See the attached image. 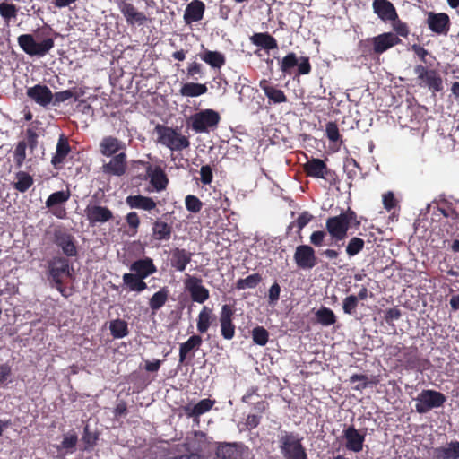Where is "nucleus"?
Wrapping results in <instances>:
<instances>
[{"label": "nucleus", "mask_w": 459, "mask_h": 459, "mask_svg": "<svg viewBox=\"0 0 459 459\" xmlns=\"http://www.w3.org/2000/svg\"><path fill=\"white\" fill-rule=\"evenodd\" d=\"M350 227L347 220L341 214L328 217L325 221V230H316L310 235V243L320 247L324 245L326 235L329 234L331 240L337 244L346 238Z\"/></svg>", "instance_id": "f257e3e1"}, {"label": "nucleus", "mask_w": 459, "mask_h": 459, "mask_svg": "<svg viewBox=\"0 0 459 459\" xmlns=\"http://www.w3.org/2000/svg\"><path fill=\"white\" fill-rule=\"evenodd\" d=\"M52 32L50 27L44 28L41 31V36L45 39L40 42H36L31 34H22L18 37V44L20 48L30 56H44L55 46L54 39L48 37Z\"/></svg>", "instance_id": "f03ea898"}, {"label": "nucleus", "mask_w": 459, "mask_h": 459, "mask_svg": "<svg viewBox=\"0 0 459 459\" xmlns=\"http://www.w3.org/2000/svg\"><path fill=\"white\" fill-rule=\"evenodd\" d=\"M303 437L296 432L281 431L279 449L284 459H308Z\"/></svg>", "instance_id": "7ed1b4c3"}, {"label": "nucleus", "mask_w": 459, "mask_h": 459, "mask_svg": "<svg viewBox=\"0 0 459 459\" xmlns=\"http://www.w3.org/2000/svg\"><path fill=\"white\" fill-rule=\"evenodd\" d=\"M402 40L394 32H384L377 36L360 41L359 47L362 55L377 54L381 55L391 48L399 45Z\"/></svg>", "instance_id": "20e7f679"}, {"label": "nucleus", "mask_w": 459, "mask_h": 459, "mask_svg": "<svg viewBox=\"0 0 459 459\" xmlns=\"http://www.w3.org/2000/svg\"><path fill=\"white\" fill-rule=\"evenodd\" d=\"M155 129L158 142L171 151H182L190 145L188 138L172 127L158 125Z\"/></svg>", "instance_id": "39448f33"}, {"label": "nucleus", "mask_w": 459, "mask_h": 459, "mask_svg": "<svg viewBox=\"0 0 459 459\" xmlns=\"http://www.w3.org/2000/svg\"><path fill=\"white\" fill-rule=\"evenodd\" d=\"M415 401L416 411L420 414H424L432 409L442 407L446 401V397L441 392L425 389L417 395Z\"/></svg>", "instance_id": "423d86ee"}, {"label": "nucleus", "mask_w": 459, "mask_h": 459, "mask_svg": "<svg viewBox=\"0 0 459 459\" xmlns=\"http://www.w3.org/2000/svg\"><path fill=\"white\" fill-rule=\"evenodd\" d=\"M413 71L420 86L428 88L434 94L443 90V80L437 70L428 69L423 65H416Z\"/></svg>", "instance_id": "0eeeda50"}, {"label": "nucleus", "mask_w": 459, "mask_h": 459, "mask_svg": "<svg viewBox=\"0 0 459 459\" xmlns=\"http://www.w3.org/2000/svg\"><path fill=\"white\" fill-rule=\"evenodd\" d=\"M304 172L307 177L322 178L330 184H334L337 175L334 170L329 169L326 163L318 158L308 160L303 166Z\"/></svg>", "instance_id": "6e6552de"}, {"label": "nucleus", "mask_w": 459, "mask_h": 459, "mask_svg": "<svg viewBox=\"0 0 459 459\" xmlns=\"http://www.w3.org/2000/svg\"><path fill=\"white\" fill-rule=\"evenodd\" d=\"M220 115L213 109H204L190 117L191 127L196 133L207 132L209 128L216 127L220 122Z\"/></svg>", "instance_id": "1a4fd4ad"}, {"label": "nucleus", "mask_w": 459, "mask_h": 459, "mask_svg": "<svg viewBox=\"0 0 459 459\" xmlns=\"http://www.w3.org/2000/svg\"><path fill=\"white\" fill-rule=\"evenodd\" d=\"M298 66V75H306L311 72V64L308 56L297 57L294 52L287 54L281 62V71L283 74H290L291 70Z\"/></svg>", "instance_id": "9d476101"}, {"label": "nucleus", "mask_w": 459, "mask_h": 459, "mask_svg": "<svg viewBox=\"0 0 459 459\" xmlns=\"http://www.w3.org/2000/svg\"><path fill=\"white\" fill-rule=\"evenodd\" d=\"M72 271L68 259L63 256H56L48 262V278L54 283H60L65 278L72 277Z\"/></svg>", "instance_id": "9b49d317"}, {"label": "nucleus", "mask_w": 459, "mask_h": 459, "mask_svg": "<svg viewBox=\"0 0 459 459\" xmlns=\"http://www.w3.org/2000/svg\"><path fill=\"white\" fill-rule=\"evenodd\" d=\"M53 242L62 249L66 256H76L77 247L74 236L63 228H56L53 232Z\"/></svg>", "instance_id": "f8f14e48"}, {"label": "nucleus", "mask_w": 459, "mask_h": 459, "mask_svg": "<svg viewBox=\"0 0 459 459\" xmlns=\"http://www.w3.org/2000/svg\"><path fill=\"white\" fill-rule=\"evenodd\" d=\"M293 258L298 268L302 270H310L317 264L316 251L309 245L298 246Z\"/></svg>", "instance_id": "ddd939ff"}, {"label": "nucleus", "mask_w": 459, "mask_h": 459, "mask_svg": "<svg viewBox=\"0 0 459 459\" xmlns=\"http://www.w3.org/2000/svg\"><path fill=\"white\" fill-rule=\"evenodd\" d=\"M235 310L231 305H222L220 313L221 333L225 340H231L235 336L236 326L233 323Z\"/></svg>", "instance_id": "4468645a"}, {"label": "nucleus", "mask_w": 459, "mask_h": 459, "mask_svg": "<svg viewBox=\"0 0 459 459\" xmlns=\"http://www.w3.org/2000/svg\"><path fill=\"white\" fill-rule=\"evenodd\" d=\"M185 287L194 302L203 304L210 297L209 290L202 284L201 278L188 276L185 281Z\"/></svg>", "instance_id": "2eb2a0df"}, {"label": "nucleus", "mask_w": 459, "mask_h": 459, "mask_svg": "<svg viewBox=\"0 0 459 459\" xmlns=\"http://www.w3.org/2000/svg\"><path fill=\"white\" fill-rule=\"evenodd\" d=\"M426 23L432 32L438 35H446L450 29V18L445 13L429 12Z\"/></svg>", "instance_id": "dca6fc26"}, {"label": "nucleus", "mask_w": 459, "mask_h": 459, "mask_svg": "<svg viewBox=\"0 0 459 459\" xmlns=\"http://www.w3.org/2000/svg\"><path fill=\"white\" fill-rule=\"evenodd\" d=\"M141 179L150 180V184L157 192L165 190L169 185V178L164 169L160 165L148 167V172L143 177L139 176Z\"/></svg>", "instance_id": "f3484780"}, {"label": "nucleus", "mask_w": 459, "mask_h": 459, "mask_svg": "<svg viewBox=\"0 0 459 459\" xmlns=\"http://www.w3.org/2000/svg\"><path fill=\"white\" fill-rule=\"evenodd\" d=\"M247 447L242 443H219L216 456L219 459H243Z\"/></svg>", "instance_id": "a211bd4d"}, {"label": "nucleus", "mask_w": 459, "mask_h": 459, "mask_svg": "<svg viewBox=\"0 0 459 459\" xmlns=\"http://www.w3.org/2000/svg\"><path fill=\"white\" fill-rule=\"evenodd\" d=\"M84 212L90 225L92 226L97 223L108 222L113 219V212L107 206L89 204L86 206Z\"/></svg>", "instance_id": "6ab92c4d"}, {"label": "nucleus", "mask_w": 459, "mask_h": 459, "mask_svg": "<svg viewBox=\"0 0 459 459\" xmlns=\"http://www.w3.org/2000/svg\"><path fill=\"white\" fill-rule=\"evenodd\" d=\"M71 196L70 191H57L52 193L46 201V206L51 209L52 213L59 219H64L66 215L65 209L58 207L60 204L66 203Z\"/></svg>", "instance_id": "aec40b11"}, {"label": "nucleus", "mask_w": 459, "mask_h": 459, "mask_svg": "<svg viewBox=\"0 0 459 459\" xmlns=\"http://www.w3.org/2000/svg\"><path fill=\"white\" fill-rule=\"evenodd\" d=\"M126 154L122 152L111 158L108 163L102 166L103 173L109 176L121 177L125 175L127 169Z\"/></svg>", "instance_id": "412c9836"}, {"label": "nucleus", "mask_w": 459, "mask_h": 459, "mask_svg": "<svg viewBox=\"0 0 459 459\" xmlns=\"http://www.w3.org/2000/svg\"><path fill=\"white\" fill-rule=\"evenodd\" d=\"M401 361L405 368L411 370H424L427 368L428 360L420 358L416 347L405 348Z\"/></svg>", "instance_id": "4be33fe9"}, {"label": "nucleus", "mask_w": 459, "mask_h": 459, "mask_svg": "<svg viewBox=\"0 0 459 459\" xmlns=\"http://www.w3.org/2000/svg\"><path fill=\"white\" fill-rule=\"evenodd\" d=\"M118 8L124 15L126 22L130 25H142L147 21L145 13L139 12L132 3L121 1L118 4Z\"/></svg>", "instance_id": "5701e85b"}, {"label": "nucleus", "mask_w": 459, "mask_h": 459, "mask_svg": "<svg viewBox=\"0 0 459 459\" xmlns=\"http://www.w3.org/2000/svg\"><path fill=\"white\" fill-rule=\"evenodd\" d=\"M27 96L35 101L37 104L47 107L53 100V93L51 90L42 84H36L27 89Z\"/></svg>", "instance_id": "b1692460"}, {"label": "nucleus", "mask_w": 459, "mask_h": 459, "mask_svg": "<svg viewBox=\"0 0 459 459\" xmlns=\"http://www.w3.org/2000/svg\"><path fill=\"white\" fill-rule=\"evenodd\" d=\"M343 437L346 440L345 446L349 451L359 453L363 449L365 434H360L354 426H349L343 430Z\"/></svg>", "instance_id": "393cba45"}, {"label": "nucleus", "mask_w": 459, "mask_h": 459, "mask_svg": "<svg viewBox=\"0 0 459 459\" xmlns=\"http://www.w3.org/2000/svg\"><path fill=\"white\" fill-rule=\"evenodd\" d=\"M374 13L384 22L397 19V11L388 0H374L372 4Z\"/></svg>", "instance_id": "a878e982"}, {"label": "nucleus", "mask_w": 459, "mask_h": 459, "mask_svg": "<svg viewBox=\"0 0 459 459\" xmlns=\"http://www.w3.org/2000/svg\"><path fill=\"white\" fill-rule=\"evenodd\" d=\"M259 86L270 102L273 104L287 102L288 99L284 91L273 85L270 81L263 79L260 81Z\"/></svg>", "instance_id": "bb28decb"}, {"label": "nucleus", "mask_w": 459, "mask_h": 459, "mask_svg": "<svg viewBox=\"0 0 459 459\" xmlns=\"http://www.w3.org/2000/svg\"><path fill=\"white\" fill-rule=\"evenodd\" d=\"M173 233V227L161 219H156L152 224V237L157 241H169Z\"/></svg>", "instance_id": "cd10ccee"}, {"label": "nucleus", "mask_w": 459, "mask_h": 459, "mask_svg": "<svg viewBox=\"0 0 459 459\" xmlns=\"http://www.w3.org/2000/svg\"><path fill=\"white\" fill-rule=\"evenodd\" d=\"M192 253L184 248L176 247L171 251L170 265L178 272L186 270L192 260Z\"/></svg>", "instance_id": "c85d7f7f"}, {"label": "nucleus", "mask_w": 459, "mask_h": 459, "mask_svg": "<svg viewBox=\"0 0 459 459\" xmlns=\"http://www.w3.org/2000/svg\"><path fill=\"white\" fill-rule=\"evenodd\" d=\"M205 5L201 0H193L189 3L184 13V21L186 24L199 22L204 17Z\"/></svg>", "instance_id": "c756f323"}, {"label": "nucleus", "mask_w": 459, "mask_h": 459, "mask_svg": "<svg viewBox=\"0 0 459 459\" xmlns=\"http://www.w3.org/2000/svg\"><path fill=\"white\" fill-rule=\"evenodd\" d=\"M125 148L123 142L114 136H106L100 143V153L106 157H113Z\"/></svg>", "instance_id": "7c9ffc66"}, {"label": "nucleus", "mask_w": 459, "mask_h": 459, "mask_svg": "<svg viewBox=\"0 0 459 459\" xmlns=\"http://www.w3.org/2000/svg\"><path fill=\"white\" fill-rule=\"evenodd\" d=\"M126 204L131 209H141L147 212H151L157 206L156 202L152 197L142 195H128L126 198Z\"/></svg>", "instance_id": "2f4dec72"}, {"label": "nucleus", "mask_w": 459, "mask_h": 459, "mask_svg": "<svg viewBox=\"0 0 459 459\" xmlns=\"http://www.w3.org/2000/svg\"><path fill=\"white\" fill-rule=\"evenodd\" d=\"M130 270L134 272L137 275L147 278L148 276L157 272V267L155 266L152 258L145 257L132 263L130 265Z\"/></svg>", "instance_id": "473e14b6"}, {"label": "nucleus", "mask_w": 459, "mask_h": 459, "mask_svg": "<svg viewBox=\"0 0 459 459\" xmlns=\"http://www.w3.org/2000/svg\"><path fill=\"white\" fill-rule=\"evenodd\" d=\"M433 459H459V441H451L446 446L435 448Z\"/></svg>", "instance_id": "72a5a7b5"}, {"label": "nucleus", "mask_w": 459, "mask_h": 459, "mask_svg": "<svg viewBox=\"0 0 459 459\" xmlns=\"http://www.w3.org/2000/svg\"><path fill=\"white\" fill-rule=\"evenodd\" d=\"M250 41L267 51L277 49L278 43L275 38H273L268 32H256L250 37Z\"/></svg>", "instance_id": "f704fd0d"}, {"label": "nucleus", "mask_w": 459, "mask_h": 459, "mask_svg": "<svg viewBox=\"0 0 459 459\" xmlns=\"http://www.w3.org/2000/svg\"><path fill=\"white\" fill-rule=\"evenodd\" d=\"M203 339L200 335L194 334L186 342L180 344L179 347V363H185L187 355L191 351H196L200 349Z\"/></svg>", "instance_id": "c9c22d12"}, {"label": "nucleus", "mask_w": 459, "mask_h": 459, "mask_svg": "<svg viewBox=\"0 0 459 459\" xmlns=\"http://www.w3.org/2000/svg\"><path fill=\"white\" fill-rule=\"evenodd\" d=\"M70 151L71 148L67 138L61 134L56 144V153L51 160L52 165L55 168H58L64 162Z\"/></svg>", "instance_id": "e433bc0d"}, {"label": "nucleus", "mask_w": 459, "mask_h": 459, "mask_svg": "<svg viewBox=\"0 0 459 459\" xmlns=\"http://www.w3.org/2000/svg\"><path fill=\"white\" fill-rule=\"evenodd\" d=\"M143 277L135 273H126L123 275V282L130 291L142 292L147 289Z\"/></svg>", "instance_id": "4c0bfd02"}, {"label": "nucleus", "mask_w": 459, "mask_h": 459, "mask_svg": "<svg viewBox=\"0 0 459 459\" xmlns=\"http://www.w3.org/2000/svg\"><path fill=\"white\" fill-rule=\"evenodd\" d=\"M200 57L212 68L220 69L226 63L224 55L219 51L205 50Z\"/></svg>", "instance_id": "58836bf2"}, {"label": "nucleus", "mask_w": 459, "mask_h": 459, "mask_svg": "<svg viewBox=\"0 0 459 459\" xmlns=\"http://www.w3.org/2000/svg\"><path fill=\"white\" fill-rule=\"evenodd\" d=\"M15 178L16 181L13 183V188L20 193L27 192L34 183L32 176L22 170L16 172Z\"/></svg>", "instance_id": "ea45409f"}, {"label": "nucleus", "mask_w": 459, "mask_h": 459, "mask_svg": "<svg viewBox=\"0 0 459 459\" xmlns=\"http://www.w3.org/2000/svg\"><path fill=\"white\" fill-rule=\"evenodd\" d=\"M208 91L207 86L203 83L186 82L179 90V93L184 97H198Z\"/></svg>", "instance_id": "a19ab883"}, {"label": "nucleus", "mask_w": 459, "mask_h": 459, "mask_svg": "<svg viewBox=\"0 0 459 459\" xmlns=\"http://www.w3.org/2000/svg\"><path fill=\"white\" fill-rule=\"evenodd\" d=\"M169 291L167 287H162L149 299V307L153 313L160 309L168 301Z\"/></svg>", "instance_id": "79ce46f5"}, {"label": "nucleus", "mask_w": 459, "mask_h": 459, "mask_svg": "<svg viewBox=\"0 0 459 459\" xmlns=\"http://www.w3.org/2000/svg\"><path fill=\"white\" fill-rule=\"evenodd\" d=\"M109 330L115 339L124 338L129 333L127 323L119 318L110 321Z\"/></svg>", "instance_id": "37998d69"}, {"label": "nucleus", "mask_w": 459, "mask_h": 459, "mask_svg": "<svg viewBox=\"0 0 459 459\" xmlns=\"http://www.w3.org/2000/svg\"><path fill=\"white\" fill-rule=\"evenodd\" d=\"M316 321L324 326L334 325L337 321V317L333 311L325 307H320L316 312Z\"/></svg>", "instance_id": "c03bdc74"}, {"label": "nucleus", "mask_w": 459, "mask_h": 459, "mask_svg": "<svg viewBox=\"0 0 459 459\" xmlns=\"http://www.w3.org/2000/svg\"><path fill=\"white\" fill-rule=\"evenodd\" d=\"M212 324V309L204 306L200 311L197 318V331L204 333Z\"/></svg>", "instance_id": "a18cd8bd"}, {"label": "nucleus", "mask_w": 459, "mask_h": 459, "mask_svg": "<svg viewBox=\"0 0 459 459\" xmlns=\"http://www.w3.org/2000/svg\"><path fill=\"white\" fill-rule=\"evenodd\" d=\"M325 135L330 143L337 144L340 147L342 143V138L340 134L338 125L335 122L329 121L325 125Z\"/></svg>", "instance_id": "49530a36"}, {"label": "nucleus", "mask_w": 459, "mask_h": 459, "mask_svg": "<svg viewBox=\"0 0 459 459\" xmlns=\"http://www.w3.org/2000/svg\"><path fill=\"white\" fill-rule=\"evenodd\" d=\"M263 278L262 276L255 273L251 275H248L245 279H238L236 282V289L238 290H246V289H254L255 288L261 281Z\"/></svg>", "instance_id": "de8ad7c7"}, {"label": "nucleus", "mask_w": 459, "mask_h": 459, "mask_svg": "<svg viewBox=\"0 0 459 459\" xmlns=\"http://www.w3.org/2000/svg\"><path fill=\"white\" fill-rule=\"evenodd\" d=\"M27 143L24 140L19 141L13 152V161L16 168H21L26 159Z\"/></svg>", "instance_id": "09e8293b"}, {"label": "nucleus", "mask_w": 459, "mask_h": 459, "mask_svg": "<svg viewBox=\"0 0 459 459\" xmlns=\"http://www.w3.org/2000/svg\"><path fill=\"white\" fill-rule=\"evenodd\" d=\"M364 246L365 241L362 238L353 237L349 240L346 246V253L351 257L355 256L363 250Z\"/></svg>", "instance_id": "8fccbe9b"}, {"label": "nucleus", "mask_w": 459, "mask_h": 459, "mask_svg": "<svg viewBox=\"0 0 459 459\" xmlns=\"http://www.w3.org/2000/svg\"><path fill=\"white\" fill-rule=\"evenodd\" d=\"M253 342L260 346H264L268 342L269 333L263 326H256L252 331Z\"/></svg>", "instance_id": "3c124183"}, {"label": "nucleus", "mask_w": 459, "mask_h": 459, "mask_svg": "<svg viewBox=\"0 0 459 459\" xmlns=\"http://www.w3.org/2000/svg\"><path fill=\"white\" fill-rule=\"evenodd\" d=\"M18 9L15 4L7 2L0 3V15L4 21L9 22L11 19L15 18Z\"/></svg>", "instance_id": "603ef678"}, {"label": "nucleus", "mask_w": 459, "mask_h": 459, "mask_svg": "<svg viewBox=\"0 0 459 459\" xmlns=\"http://www.w3.org/2000/svg\"><path fill=\"white\" fill-rule=\"evenodd\" d=\"M349 381L351 384H356L352 386V389L356 391H363L369 385L368 376L363 374H353L350 377Z\"/></svg>", "instance_id": "864d4df0"}, {"label": "nucleus", "mask_w": 459, "mask_h": 459, "mask_svg": "<svg viewBox=\"0 0 459 459\" xmlns=\"http://www.w3.org/2000/svg\"><path fill=\"white\" fill-rule=\"evenodd\" d=\"M186 208L193 213L199 212L203 208L202 201L195 195H188L185 198Z\"/></svg>", "instance_id": "5fc2aeb1"}, {"label": "nucleus", "mask_w": 459, "mask_h": 459, "mask_svg": "<svg viewBox=\"0 0 459 459\" xmlns=\"http://www.w3.org/2000/svg\"><path fill=\"white\" fill-rule=\"evenodd\" d=\"M392 28L394 31V34L399 37L407 38L410 34V29L406 22H403L399 19L397 15L396 20H392Z\"/></svg>", "instance_id": "6e6d98bb"}, {"label": "nucleus", "mask_w": 459, "mask_h": 459, "mask_svg": "<svg viewBox=\"0 0 459 459\" xmlns=\"http://www.w3.org/2000/svg\"><path fill=\"white\" fill-rule=\"evenodd\" d=\"M359 300L355 295L347 296L342 302V309L345 314L353 315L356 313Z\"/></svg>", "instance_id": "4d7b16f0"}, {"label": "nucleus", "mask_w": 459, "mask_h": 459, "mask_svg": "<svg viewBox=\"0 0 459 459\" xmlns=\"http://www.w3.org/2000/svg\"><path fill=\"white\" fill-rule=\"evenodd\" d=\"M215 404V400H211L209 398L202 399L196 404H195V411L198 418L212 410L213 405Z\"/></svg>", "instance_id": "13d9d810"}, {"label": "nucleus", "mask_w": 459, "mask_h": 459, "mask_svg": "<svg viewBox=\"0 0 459 459\" xmlns=\"http://www.w3.org/2000/svg\"><path fill=\"white\" fill-rule=\"evenodd\" d=\"M126 221L132 230L131 235H135L138 231V228L140 226V218L136 212H130L126 215Z\"/></svg>", "instance_id": "bf43d9fd"}, {"label": "nucleus", "mask_w": 459, "mask_h": 459, "mask_svg": "<svg viewBox=\"0 0 459 459\" xmlns=\"http://www.w3.org/2000/svg\"><path fill=\"white\" fill-rule=\"evenodd\" d=\"M78 442V437L75 433L65 436L61 442V448L65 449L67 452L72 453Z\"/></svg>", "instance_id": "052dcab7"}, {"label": "nucleus", "mask_w": 459, "mask_h": 459, "mask_svg": "<svg viewBox=\"0 0 459 459\" xmlns=\"http://www.w3.org/2000/svg\"><path fill=\"white\" fill-rule=\"evenodd\" d=\"M26 139L24 140L31 151H33L38 145V134L31 128H28L25 132Z\"/></svg>", "instance_id": "680f3d73"}, {"label": "nucleus", "mask_w": 459, "mask_h": 459, "mask_svg": "<svg viewBox=\"0 0 459 459\" xmlns=\"http://www.w3.org/2000/svg\"><path fill=\"white\" fill-rule=\"evenodd\" d=\"M313 219L312 214H310L308 212L305 211L301 212L297 220L295 221L294 224L298 228L299 231H300L304 227H306Z\"/></svg>", "instance_id": "e2e57ef3"}, {"label": "nucleus", "mask_w": 459, "mask_h": 459, "mask_svg": "<svg viewBox=\"0 0 459 459\" xmlns=\"http://www.w3.org/2000/svg\"><path fill=\"white\" fill-rule=\"evenodd\" d=\"M201 182L204 185H210L213 178L212 169L209 165L201 167L200 169Z\"/></svg>", "instance_id": "0e129e2a"}, {"label": "nucleus", "mask_w": 459, "mask_h": 459, "mask_svg": "<svg viewBox=\"0 0 459 459\" xmlns=\"http://www.w3.org/2000/svg\"><path fill=\"white\" fill-rule=\"evenodd\" d=\"M346 174L348 179L351 181L348 183L349 186H351L352 180L357 177V170L356 169H359V163L354 160L351 159V160L349 162L348 166L346 167Z\"/></svg>", "instance_id": "69168bd1"}, {"label": "nucleus", "mask_w": 459, "mask_h": 459, "mask_svg": "<svg viewBox=\"0 0 459 459\" xmlns=\"http://www.w3.org/2000/svg\"><path fill=\"white\" fill-rule=\"evenodd\" d=\"M281 287L278 282H274L269 289L268 299L269 303L274 305L280 299Z\"/></svg>", "instance_id": "338daca9"}, {"label": "nucleus", "mask_w": 459, "mask_h": 459, "mask_svg": "<svg viewBox=\"0 0 459 459\" xmlns=\"http://www.w3.org/2000/svg\"><path fill=\"white\" fill-rule=\"evenodd\" d=\"M97 439H98V436L96 434L91 433L89 431V427L86 426L84 428V434L82 437V441L86 445V448L93 447L96 445Z\"/></svg>", "instance_id": "774afa93"}]
</instances>
